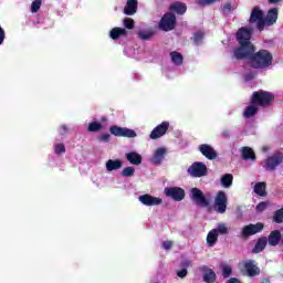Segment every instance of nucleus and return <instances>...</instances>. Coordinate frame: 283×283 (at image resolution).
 Masks as SVG:
<instances>
[{
	"label": "nucleus",
	"instance_id": "obj_8",
	"mask_svg": "<svg viewBox=\"0 0 283 283\" xmlns=\"http://www.w3.org/2000/svg\"><path fill=\"white\" fill-rule=\"evenodd\" d=\"M239 268L241 271H244L249 277H255V275H260V268H258L255 261L253 260L240 262Z\"/></svg>",
	"mask_w": 283,
	"mask_h": 283
},
{
	"label": "nucleus",
	"instance_id": "obj_48",
	"mask_svg": "<svg viewBox=\"0 0 283 283\" xmlns=\"http://www.w3.org/2000/svg\"><path fill=\"white\" fill-rule=\"evenodd\" d=\"M280 0H270V3H277Z\"/></svg>",
	"mask_w": 283,
	"mask_h": 283
},
{
	"label": "nucleus",
	"instance_id": "obj_43",
	"mask_svg": "<svg viewBox=\"0 0 283 283\" xmlns=\"http://www.w3.org/2000/svg\"><path fill=\"white\" fill-rule=\"evenodd\" d=\"M171 247H174V242H171V241H164L163 242V249H165L166 251L171 249Z\"/></svg>",
	"mask_w": 283,
	"mask_h": 283
},
{
	"label": "nucleus",
	"instance_id": "obj_17",
	"mask_svg": "<svg viewBox=\"0 0 283 283\" xmlns=\"http://www.w3.org/2000/svg\"><path fill=\"white\" fill-rule=\"evenodd\" d=\"M199 149L202 156L208 158V160H216V158L218 157V154L216 153L213 147H211L210 145L203 144L199 147Z\"/></svg>",
	"mask_w": 283,
	"mask_h": 283
},
{
	"label": "nucleus",
	"instance_id": "obj_28",
	"mask_svg": "<svg viewBox=\"0 0 283 283\" xmlns=\"http://www.w3.org/2000/svg\"><path fill=\"white\" fill-rule=\"evenodd\" d=\"M203 280L207 283H214L216 282V272H213L212 270H206V272L203 273Z\"/></svg>",
	"mask_w": 283,
	"mask_h": 283
},
{
	"label": "nucleus",
	"instance_id": "obj_13",
	"mask_svg": "<svg viewBox=\"0 0 283 283\" xmlns=\"http://www.w3.org/2000/svg\"><path fill=\"white\" fill-rule=\"evenodd\" d=\"M139 202L145 205L146 207H158V205H163V199L158 197H154L151 195H143L138 197Z\"/></svg>",
	"mask_w": 283,
	"mask_h": 283
},
{
	"label": "nucleus",
	"instance_id": "obj_41",
	"mask_svg": "<svg viewBox=\"0 0 283 283\" xmlns=\"http://www.w3.org/2000/svg\"><path fill=\"white\" fill-rule=\"evenodd\" d=\"M232 10H235V6H232L231 3H226L224 6H223V12H231Z\"/></svg>",
	"mask_w": 283,
	"mask_h": 283
},
{
	"label": "nucleus",
	"instance_id": "obj_7",
	"mask_svg": "<svg viewBox=\"0 0 283 283\" xmlns=\"http://www.w3.org/2000/svg\"><path fill=\"white\" fill-rule=\"evenodd\" d=\"M190 198L198 205V207H209V205H211V198L205 197L202 190L198 188H192L190 190Z\"/></svg>",
	"mask_w": 283,
	"mask_h": 283
},
{
	"label": "nucleus",
	"instance_id": "obj_34",
	"mask_svg": "<svg viewBox=\"0 0 283 283\" xmlns=\"http://www.w3.org/2000/svg\"><path fill=\"white\" fill-rule=\"evenodd\" d=\"M273 220H274V222H277V223L283 222V208L280 209V210H277V211L274 213Z\"/></svg>",
	"mask_w": 283,
	"mask_h": 283
},
{
	"label": "nucleus",
	"instance_id": "obj_27",
	"mask_svg": "<svg viewBox=\"0 0 283 283\" xmlns=\"http://www.w3.org/2000/svg\"><path fill=\"white\" fill-rule=\"evenodd\" d=\"M265 247H266V238L259 239V241L256 242L253 249V253H261V251H264Z\"/></svg>",
	"mask_w": 283,
	"mask_h": 283
},
{
	"label": "nucleus",
	"instance_id": "obj_46",
	"mask_svg": "<svg viewBox=\"0 0 283 283\" xmlns=\"http://www.w3.org/2000/svg\"><path fill=\"white\" fill-rule=\"evenodd\" d=\"M99 140H102L103 143H107V140H109V134L102 135L99 137Z\"/></svg>",
	"mask_w": 283,
	"mask_h": 283
},
{
	"label": "nucleus",
	"instance_id": "obj_24",
	"mask_svg": "<svg viewBox=\"0 0 283 283\" xmlns=\"http://www.w3.org/2000/svg\"><path fill=\"white\" fill-rule=\"evenodd\" d=\"M123 167V161L120 160H108L106 161V169L107 171H116V169H120Z\"/></svg>",
	"mask_w": 283,
	"mask_h": 283
},
{
	"label": "nucleus",
	"instance_id": "obj_45",
	"mask_svg": "<svg viewBox=\"0 0 283 283\" xmlns=\"http://www.w3.org/2000/svg\"><path fill=\"white\" fill-rule=\"evenodd\" d=\"M178 277H187V270H180L177 272Z\"/></svg>",
	"mask_w": 283,
	"mask_h": 283
},
{
	"label": "nucleus",
	"instance_id": "obj_9",
	"mask_svg": "<svg viewBox=\"0 0 283 283\" xmlns=\"http://www.w3.org/2000/svg\"><path fill=\"white\" fill-rule=\"evenodd\" d=\"M176 28V15L171 12L164 14L159 22V30L164 32H170Z\"/></svg>",
	"mask_w": 283,
	"mask_h": 283
},
{
	"label": "nucleus",
	"instance_id": "obj_14",
	"mask_svg": "<svg viewBox=\"0 0 283 283\" xmlns=\"http://www.w3.org/2000/svg\"><path fill=\"white\" fill-rule=\"evenodd\" d=\"M167 129H169V122H163L150 133L151 140H156L158 138H161V136H165V134H167Z\"/></svg>",
	"mask_w": 283,
	"mask_h": 283
},
{
	"label": "nucleus",
	"instance_id": "obj_3",
	"mask_svg": "<svg viewBox=\"0 0 283 283\" xmlns=\"http://www.w3.org/2000/svg\"><path fill=\"white\" fill-rule=\"evenodd\" d=\"M275 21H277V9H271L264 18L262 10L254 8L250 17V23H256L259 30H264L265 25H273Z\"/></svg>",
	"mask_w": 283,
	"mask_h": 283
},
{
	"label": "nucleus",
	"instance_id": "obj_19",
	"mask_svg": "<svg viewBox=\"0 0 283 283\" xmlns=\"http://www.w3.org/2000/svg\"><path fill=\"white\" fill-rule=\"evenodd\" d=\"M166 154H167V149L158 148L157 150H155V154L153 157V163L155 165H160V163H163V159L165 158Z\"/></svg>",
	"mask_w": 283,
	"mask_h": 283
},
{
	"label": "nucleus",
	"instance_id": "obj_26",
	"mask_svg": "<svg viewBox=\"0 0 283 283\" xmlns=\"http://www.w3.org/2000/svg\"><path fill=\"white\" fill-rule=\"evenodd\" d=\"M242 156L245 160H255V153L250 147L242 148Z\"/></svg>",
	"mask_w": 283,
	"mask_h": 283
},
{
	"label": "nucleus",
	"instance_id": "obj_31",
	"mask_svg": "<svg viewBox=\"0 0 283 283\" xmlns=\"http://www.w3.org/2000/svg\"><path fill=\"white\" fill-rule=\"evenodd\" d=\"M103 129V124L98 122H92L88 124V132H98Z\"/></svg>",
	"mask_w": 283,
	"mask_h": 283
},
{
	"label": "nucleus",
	"instance_id": "obj_38",
	"mask_svg": "<svg viewBox=\"0 0 283 283\" xmlns=\"http://www.w3.org/2000/svg\"><path fill=\"white\" fill-rule=\"evenodd\" d=\"M55 154H65V145L63 144H56L54 146Z\"/></svg>",
	"mask_w": 283,
	"mask_h": 283
},
{
	"label": "nucleus",
	"instance_id": "obj_40",
	"mask_svg": "<svg viewBox=\"0 0 283 283\" xmlns=\"http://www.w3.org/2000/svg\"><path fill=\"white\" fill-rule=\"evenodd\" d=\"M216 1L220 0H198L199 6H211V3H216Z\"/></svg>",
	"mask_w": 283,
	"mask_h": 283
},
{
	"label": "nucleus",
	"instance_id": "obj_18",
	"mask_svg": "<svg viewBox=\"0 0 283 283\" xmlns=\"http://www.w3.org/2000/svg\"><path fill=\"white\" fill-rule=\"evenodd\" d=\"M138 9V0H127L126 7L124 9V13L128 17L132 14H136V10Z\"/></svg>",
	"mask_w": 283,
	"mask_h": 283
},
{
	"label": "nucleus",
	"instance_id": "obj_20",
	"mask_svg": "<svg viewBox=\"0 0 283 283\" xmlns=\"http://www.w3.org/2000/svg\"><path fill=\"white\" fill-rule=\"evenodd\" d=\"M281 238L282 234L280 233V231L274 230L270 233L268 242L271 247H276V244L280 243Z\"/></svg>",
	"mask_w": 283,
	"mask_h": 283
},
{
	"label": "nucleus",
	"instance_id": "obj_16",
	"mask_svg": "<svg viewBox=\"0 0 283 283\" xmlns=\"http://www.w3.org/2000/svg\"><path fill=\"white\" fill-rule=\"evenodd\" d=\"M264 229V223H255V224H249L245 226L242 229V235L243 238H249V235H255V233H260Z\"/></svg>",
	"mask_w": 283,
	"mask_h": 283
},
{
	"label": "nucleus",
	"instance_id": "obj_33",
	"mask_svg": "<svg viewBox=\"0 0 283 283\" xmlns=\"http://www.w3.org/2000/svg\"><path fill=\"white\" fill-rule=\"evenodd\" d=\"M138 36H139V39H145V40H147V39H151V36H154V33H153L151 31H145V30H143V31H139V32H138Z\"/></svg>",
	"mask_w": 283,
	"mask_h": 283
},
{
	"label": "nucleus",
	"instance_id": "obj_5",
	"mask_svg": "<svg viewBox=\"0 0 283 283\" xmlns=\"http://www.w3.org/2000/svg\"><path fill=\"white\" fill-rule=\"evenodd\" d=\"M273 63V55L266 50L259 51L252 57V65L254 67H269Z\"/></svg>",
	"mask_w": 283,
	"mask_h": 283
},
{
	"label": "nucleus",
	"instance_id": "obj_21",
	"mask_svg": "<svg viewBox=\"0 0 283 283\" xmlns=\"http://www.w3.org/2000/svg\"><path fill=\"white\" fill-rule=\"evenodd\" d=\"M170 10L177 14H185L187 12V4L182 2H175L170 6Z\"/></svg>",
	"mask_w": 283,
	"mask_h": 283
},
{
	"label": "nucleus",
	"instance_id": "obj_42",
	"mask_svg": "<svg viewBox=\"0 0 283 283\" xmlns=\"http://www.w3.org/2000/svg\"><path fill=\"white\" fill-rule=\"evenodd\" d=\"M266 207H269V203H268V202H260V203L256 206V211L262 212V211H264V209H266Z\"/></svg>",
	"mask_w": 283,
	"mask_h": 283
},
{
	"label": "nucleus",
	"instance_id": "obj_4",
	"mask_svg": "<svg viewBox=\"0 0 283 283\" xmlns=\"http://www.w3.org/2000/svg\"><path fill=\"white\" fill-rule=\"evenodd\" d=\"M229 233V227L227 223H218L216 229H212L208 232L207 244L208 247H216L218 242V235H227Z\"/></svg>",
	"mask_w": 283,
	"mask_h": 283
},
{
	"label": "nucleus",
	"instance_id": "obj_49",
	"mask_svg": "<svg viewBox=\"0 0 283 283\" xmlns=\"http://www.w3.org/2000/svg\"><path fill=\"white\" fill-rule=\"evenodd\" d=\"M62 129H63V132H65L66 130L65 126H62Z\"/></svg>",
	"mask_w": 283,
	"mask_h": 283
},
{
	"label": "nucleus",
	"instance_id": "obj_36",
	"mask_svg": "<svg viewBox=\"0 0 283 283\" xmlns=\"http://www.w3.org/2000/svg\"><path fill=\"white\" fill-rule=\"evenodd\" d=\"M205 36V33L202 32H197L193 36V41L197 45H200V43H202V39Z\"/></svg>",
	"mask_w": 283,
	"mask_h": 283
},
{
	"label": "nucleus",
	"instance_id": "obj_15",
	"mask_svg": "<svg viewBox=\"0 0 283 283\" xmlns=\"http://www.w3.org/2000/svg\"><path fill=\"white\" fill-rule=\"evenodd\" d=\"M282 163H283V155L282 153H279L266 159L265 168L269 171H273V169H275V167H277L279 165H282Z\"/></svg>",
	"mask_w": 283,
	"mask_h": 283
},
{
	"label": "nucleus",
	"instance_id": "obj_32",
	"mask_svg": "<svg viewBox=\"0 0 283 283\" xmlns=\"http://www.w3.org/2000/svg\"><path fill=\"white\" fill-rule=\"evenodd\" d=\"M135 171H136V169H134V167H126L123 169L122 176H124L125 178H129V177L134 176Z\"/></svg>",
	"mask_w": 283,
	"mask_h": 283
},
{
	"label": "nucleus",
	"instance_id": "obj_12",
	"mask_svg": "<svg viewBox=\"0 0 283 283\" xmlns=\"http://www.w3.org/2000/svg\"><path fill=\"white\" fill-rule=\"evenodd\" d=\"M165 195L168 198H172V200H176L177 202H180V200L185 199V190L182 188H178V187L166 188Z\"/></svg>",
	"mask_w": 283,
	"mask_h": 283
},
{
	"label": "nucleus",
	"instance_id": "obj_10",
	"mask_svg": "<svg viewBox=\"0 0 283 283\" xmlns=\"http://www.w3.org/2000/svg\"><path fill=\"white\" fill-rule=\"evenodd\" d=\"M111 134L117 137L124 138H136V132L129 128L120 127V126H112L109 128Z\"/></svg>",
	"mask_w": 283,
	"mask_h": 283
},
{
	"label": "nucleus",
	"instance_id": "obj_25",
	"mask_svg": "<svg viewBox=\"0 0 283 283\" xmlns=\"http://www.w3.org/2000/svg\"><path fill=\"white\" fill-rule=\"evenodd\" d=\"M221 185L226 189H229L233 185V175L231 174H226L221 177Z\"/></svg>",
	"mask_w": 283,
	"mask_h": 283
},
{
	"label": "nucleus",
	"instance_id": "obj_11",
	"mask_svg": "<svg viewBox=\"0 0 283 283\" xmlns=\"http://www.w3.org/2000/svg\"><path fill=\"white\" fill-rule=\"evenodd\" d=\"M188 174L193 178H202V176H207V165L202 163H195L188 169Z\"/></svg>",
	"mask_w": 283,
	"mask_h": 283
},
{
	"label": "nucleus",
	"instance_id": "obj_22",
	"mask_svg": "<svg viewBox=\"0 0 283 283\" xmlns=\"http://www.w3.org/2000/svg\"><path fill=\"white\" fill-rule=\"evenodd\" d=\"M126 158L132 165H140V163H143L140 154L135 151L126 154Z\"/></svg>",
	"mask_w": 283,
	"mask_h": 283
},
{
	"label": "nucleus",
	"instance_id": "obj_35",
	"mask_svg": "<svg viewBox=\"0 0 283 283\" xmlns=\"http://www.w3.org/2000/svg\"><path fill=\"white\" fill-rule=\"evenodd\" d=\"M41 10V0H34L31 4V12H39Z\"/></svg>",
	"mask_w": 283,
	"mask_h": 283
},
{
	"label": "nucleus",
	"instance_id": "obj_29",
	"mask_svg": "<svg viewBox=\"0 0 283 283\" xmlns=\"http://www.w3.org/2000/svg\"><path fill=\"white\" fill-rule=\"evenodd\" d=\"M254 192L258 193V196H266V184L259 182L254 186Z\"/></svg>",
	"mask_w": 283,
	"mask_h": 283
},
{
	"label": "nucleus",
	"instance_id": "obj_2",
	"mask_svg": "<svg viewBox=\"0 0 283 283\" xmlns=\"http://www.w3.org/2000/svg\"><path fill=\"white\" fill-rule=\"evenodd\" d=\"M273 102V94L269 92H255L252 95V105L248 106L243 113L245 118H251V116H255L258 113V105L261 107H266V105H271Z\"/></svg>",
	"mask_w": 283,
	"mask_h": 283
},
{
	"label": "nucleus",
	"instance_id": "obj_44",
	"mask_svg": "<svg viewBox=\"0 0 283 283\" xmlns=\"http://www.w3.org/2000/svg\"><path fill=\"white\" fill-rule=\"evenodd\" d=\"M6 39V31H3V29L0 27V45L1 43H3Z\"/></svg>",
	"mask_w": 283,
	"mask_h": 283
},
{
	"label": "nucleus",
	"instance_id": "obj_47",
	"mask_svg": "<svg viewBox=\"0 0 283 283\" xmlns=\"http://www.w3.org/2000/svg\"><path fill=\"white\" fill-rule=\"evenodd\" d=\"M228 283H241V282H239L238 279L233 277V279H230Z\"/></svg>",
	"mask_w": 283,
	"mask_h": 283
},
{
	"label": "nucleus",
	"instance_id": "obj_23",
	"mask_svg": "<svg viewBox=\"0 0 283 283\" xmlns=\"http://www.w3.org/2000/svg\"><path fill=\"white\" fill-rule=\"evenodd\" d=\"M109 36L113 40L120 39L122 36H127V30L123 28H114L113 30H111Z\"/></svg>",
	"mask_w": 283,
	"mask_h": 283
},
{
	"label": "nucleus",
	"instance_id": "obj_6",
	"mask_svg": "<svg viewBox=\"0 0 283 283\" xmlns=\"http://www.w3.org/2000/svg\"><path fill=\"white\" fill-rule=\"evenodd\" d=\"M228 202L229 199L227 198V192L220 190L219 192H217L214 197V211H217V213H226Z\"/></svg>",
	"mask_w": 283,
	"mask_h": 283
},
{
	"label": "nucleus",
	"instance_id": "obj_1",
	"mask_svg": "<svg viewBox=\"0 0 283 283\" xmlns=\"http://www.w3.org/2000/svg\"><path fill=\"white\" fill-rule=\"evenodd\" d=\"M253 31L251 29L241 28L237 33V40L240 43V48L234 50L235 59H247V56H251L255 52V46L251 44V33Z\"/></svg>",
	"mask_w": 283,
	"mask_h": 283
},
{
	"label": "nucleus",
	"instance_id": "obj_37",
	"mask_svg": "<svg viewBox=\"0 0 283 283\" xmlns=\"http://www.w3.org/2000/svg\"><path fill=\"white\" fill-rule=\"evenodd\" d=\"M124 25L125 28H127L128 30H133L134 29V20L130 18H126L124 20Z\"/></svg>",
	"mask_w": 283,
	"mask_h": 283
},
{
	"label": "nucleus",
	"instance_id": "obj_30",
	"mask_svg": "<svg viewBox=\"0 0 283 283\" xmlns=\"http://www.w3.org/2000/svg\"><path fill=\"white\" fill-rule=\"evenodd\" d=\"M171 61L175 63V65H181L182 64V54L178 52L170 53Z\"/></svg>",
	"mask_w": 283,
	"mask_h": 283
},
{
	"label": "nucleus",
	"instance_id": "obj_39",
	"mask_svg": "<svg viewBox=\"0 0 283 283\" xmlns=\"http://www.w3.org/2000/svg\"><path fill=\"white\" fill-rule=\"evenodd\" d=\"M222 275H223V277H229V275H231V266L223 265L222 266Z\"/></svg>",
	"mask_w": 283,
	"mask_h": 283
}]
</instances>
